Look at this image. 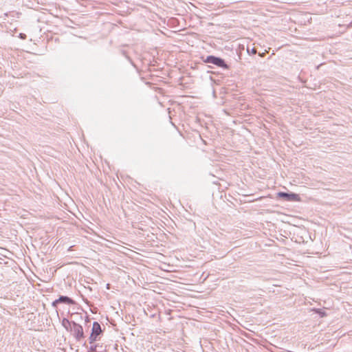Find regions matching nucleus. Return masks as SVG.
Returning <instances> with one entry per match:
<instances>
[{
    "instance_id": "nucleus-1",
    "label": "nucleus",
    "mask_w": 352,
    "mask_h": 352,
    "mask_svg": "<svg viewBox=\"0 0 352 352\" xmlns=\"http://www.w3.org/2000/svg\"><path fill=\"white\" fill-rule=\"evenodd\" d=\"M69 331L72 333L76 341H80L85 338L82 327L76 322L72 323V327Z\"/></svg>"
},
{
    "instance_id": "nucleus-2",
    "label": "nucleus",
    "mask_w": 352,
    "mask_h": 352,
    "mask_svg": "<svg viewBox=\"0 0 352 352\" xmlns=\"http://www.w3.org/2000/svg\"><path fill=\"white\" fill-rule=\"evenodd\" d=\"M205 63H211L223 69H228V65L226 63L223 59L214 56H208L204 60Z\"/></svg>"
},
{
    "instance_id": "nucleus-3",
    "label": "nucleus",
    "mask_w": 352,
    "mask_h": 352,
    "mask_svg": "<svg viewBox=\"0 0 352 352\" xmlns=\"http://www.w3.org/2000/svg\"><path fill=\"white\" fill-rule=\"evenodd\" d=\"M102 333L101 326L98 322H94L91 333L89 338V343L93 344L98 340V337Z\"/></svg>"
},
{
    "instance_id": "nucleus-4",
    "label": "nucleus",
    "mask_w": 352,
    "mask_h": 352,
    "mask_svg": "<svg viewBox=\"0 0 352 352\" xmlns=\"http://www.w3.org/2000/svg\"><path fill=\"white\" fill-rule=\"evenodd\" d=\"M64 303L67 305H74L75 301L71 298L66 296H60L58 299L52 302V305L54 307H56L58 304Z\"/></svg>"
},
{
    "instance_id": "nucleus-5",
    "label": "nucleus",
    "mask_w": 352,
    "mask_h": 352,
    "mask_svg": "<svg viewBox=\"0 0 352 352\" xmlns=\"http://www.w3.org/2000/svg\"><path fill=\"white\" fill-rule=\"evenodd\" d=\"M278 197L280 198H283L286 201H299L300 197L298 194L295 193H288L284 192H280L278 193Z\"/></svg>"
},
{
    "instance_id": "nucleus-6",
    "label": "nucleus",
    "mask_w": 352,
    "mask_h": 352,
    "mask_svg": "<svg viewBox=\"0 0 352 352\" xmlns=\"http://www.w3.org/2000/svg\"><path fill=\"white\" fill-rule=\"evenodd\" d=\"M75 322L74 321H70L67 318H63L62 320V325L64 327V328L69 331L70 329L72 328V323H74Z\"/></svg>"
},
{
    "instance_id": "nucleus-7",
    "label": "nucleus",
    "mask_w": 352,
    "mask_h": 352,
    "mask_svg": "<svg viewBox=\"0 0 352 352\" xmlns=\"http://www.w3.org/2000/svg\"><path fill=\"white\" fill-rule=\"evenodd\" d=\"M97 348H98L97 344L91 345L88 349V351L89 352H98Z\"/></svg>"
},
{
    "instance_id": "nucleus-8",
    "label": "nucleus",
    "mask_w": 352,
    "mask_h": 352,
    "mask_svg": "<svg viewBox=\"0 0 352 352\" xmlns=\"http://www.w3.org/2000/svg\"><path fill=\"white\" fill-rule=\"evenodd\" d=\"M248 53H250V50H249L248 48ZM251 53H252V54H255L256 53V50L255 48H252V49L251 50Z\"/></svg>"
},
{
    "instance_id": "nucleus-9",
    "label": "nucleus",
    "mask_w": 352,
    "mask_h": 352,
    "mask_svg": "<svg viewBox=\"0 0 352 352\" xmlns=\"http://www.w3.org/2000/svg\"><path fill=\"white\" fill-rule=\"evenodd\" d=\"M316 312L318 314H319L321 316H324V312L322 311L320 309L316 310Z\"/></svg>"
}]
</instances>
